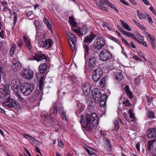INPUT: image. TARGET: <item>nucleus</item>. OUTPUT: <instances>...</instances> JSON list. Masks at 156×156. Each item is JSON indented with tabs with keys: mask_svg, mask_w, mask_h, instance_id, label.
I'll list each match as a JSON object with an SVG mask.
<instances>
[{
	"mask_svg": "<svg viewBox=\"0 0 156 156\" xmlns=\"http://www.w3.org/2000/svg\"><path fill=\"white\" fill-rule=\"evenodd\" d=\"M80 123L83 131L87 130L89 132H92L94 126H96L98 123V119L95 113L91 114H87L86 117L81 115Z\"/></svg>",
	"mask_w": 156,
	"mask_h": 156,
	"instance_id": "1",
	"label": "nucleus"
},
{
	"mask_svg": "<svg viewBox=\"0 0 156 156\" xmlns=\"http://www.w3.org/2000/svg\"><path fill=\"white\" fill-rule=\"evenodd\" d=\"M2 105L4 106H6L9 108L16 107L17 108H20V105L19 102L17 101H15L10 98V96L3 100Z\"/></svg>",
	"mask_w": 156,
	"mask_h": 156,
	"instance_id": "2",
	"label": "nucleus"
},
{
	"mask_svg": "<svg viewBox=\"0 0 156 156\" xmlns=\"http://www.w3.org/2000/svg\"><path fill=\"white\" fill-rule=\"evenodd\" d=\"M20 89L23 94L27 96L34 90V85L27 82H25L21 85Z\"/></svg>",
	"mask_w": 156,
	"mask_h": 156,
	"instance_id": "3",
	"label": "nucleus"
},
{
	"mask_svg": "<svg viewBox=\"0 0 156 156\" xmlns=\"http://www.w3.org/2000/svg\"><path fill=\"white\" fill-rule=\"evenodd\" d=\"M99 59L103 61H106L112 58V54L107 49H104L101 51L99 55Z\"/></svg>",
	"mask_w": 156,
	"mask_h": 156,
	"instance_id": "4",
	"label": "nucleus"
},
{
	"mask_svg": "<svg viewBox=\"0 0 156 156\" xmlns=\"http://www.w3.org/2000/svg\"><path fill=\"white\" fill-rule=\"evenodd\" d=\"M105 44V39L102 37H98L95 40L93 48L95 50H98L103 47Z\"/></svg>",
	"mask_w": 156,
	"mask_h": 156,
	"instance_id": "5",
	"label": "nucleus"
},
{
	"mask_svg": "<svg viewBox=\"0 0 156 156\" xmlns=\"http://www.w3.org/2000/svg\"><path fill=\"white\" fill-rule=\"evenodd\" d=\"M103 71L102 69L98 68L95 69L93 72L92 78L94 81H98L102 76Z\"/></svg>",
	"mask_w": 156,
	"mask_h": 156,
	"instance_id": "6",
	"label": "nucleus"
},
{
	"mask_svg": "<svg viewBox=\"0 0 156 156\" xmlns=\"http://www.w3.org/2000/svg\"><path fill=\"white\" fill-rule=\"evenodd\" d=\"M20 75L26 79L30 80L32 78L34 74L33 70L25 68L21 72Z\"/></svg>",
	"mask_w": 156,
	"mask_h": 156,
	"instance_id": "7",
	"label": "nucleus"
},
{
	"mask_svg": "<svg viewBox=\"0 0 156 156\" xmlns=\"http://www.w3.org/2000/svg\"><path fill=\"white\" fill-rule=\"evenodd\" d=\"M66 34L69 38V39H68V40L72 50L74 51L75 48V44H76V38L72 33L69 32H66Z\"/></svg>",
	"mask_w": 156,
	"mask_h": 156,
	"instance_id": "8",
	"label": "nucleus"
},
{
	"mask_svg": "<svg viewBox=\"0 0 156 156\" xmlns=\"http://www.w3.org/2000/svg\"><path fill=\"white\" fill-rule=\"evenodd\" d=\"M112 146L110 144V141L108 139H106L104 144L103 151L106 154H109L111 151Z\"/></svg>",
	"mask_w": 156,
	"mask_h": 156,
	"instance_id": "9",
	"label": "nucleus"
},
{
	"mask_svg": "<svg viewBox=\"0 0 156 156\" xmlns=\"http://www.w3.org/2000/svg\"><path fill=\"white\" fill-rule=\"evenodd\" d=\"M98 62L96 58L94 56L91 57L89 60V66L90 68L92 70L97 67Z\"/></svg>",
	"mask_w": 156,
	"mask_h": 156,
	"instance_id": "10",
	"label": "nucleus"
},
{
	"mask_svg": "<svg viewBox=\"0 0 156 156\" xmlns=\"http://www.w3.org/2000/svg\"><path fill=\"white\" fill-rule=\"evenodd\" d=\"M101 94V92L97 88H94L92 91V94L94 98L96 101H98L100 99V95Z\"/></svg>",
	"mask_w": 156,
	"mask_h": 156,
	"instance_id": "11",
	"label": "nucleus"
},
{
	"mask_svg": "<svg viewBox=\"0 0 156 156\" xmlns=\"http://www.w3.org/2000/svg\"><path fill=\"white\" fill-rule=\"evenodd\" d=\"M58 112V108L55 106H53L52 107L50 110V114L49 115H44L45 118H47V119L52 118L51 115H52L54 116H56L57 115Z\"/></svg>",
	"mask_w": 156,
	"mask_h": 156,
	"instance_id": "12",
	"label": "nucleus"
},
{
	"mask_svg": "<svg viewBox=\"0 0 156 156\" xmlns=\"http://www.w3.org/2000/svg\"><path fill=\"white\" fill-rule=\"evenodd\" d=\"M21 81L20 80L17 79H16L12 80L11 85L13 87V89L14 91H15V90H16L21 87Z\"/></svg>",
	"mask_w": 156,
	"mask_h": 156,
	"instance_id": "13",
	"label": "nucleus"
},
{
	"mask_svg": "<svg viewBox=\"0 0 156 156\" xmlns=\"http://www.w3.org/2000/svg\"><path fill=\"white\" fill-rule=\"evenodd\" d=\"M147 134L149 138H154L156 137V129L151 128L148 129Z\"/></svg>",
	"mask_w": 156,
	"mask_h": 156,
	"instance_id": "14",
	"label": "nucleus"
},
{
	"mask_svg": "<svg viewBox=\"0 0 156 156\" xmlns=\"http://www.w3.org/2000/svg\"><path fill=\"white\" fill-rule=\"evenodd\" d=\"M95 36L94 34L92 32L90 35H87L84 38L83 41L84 43L90 44L92 41Z\"/></svg>",
	"mask_w": 156,
	"mask_h": 156,
	"instance_id": "15",
	"label": "nucleus"
},
{
	"mask_svg": "<svg viewBox=\"0 0 156 156\" xmlns=\"http://www.w3.org/2000/svg\"><path fill=\"white\" fill-rule=\"evenodd\" d=\"M40 93V91L38 89L36 90L32 96L29 98L30 101L32 102H35L37 99Z\"/></svg>",
	"mask_w": 156,
	"mask_h": 156,
	"instance_id": "16",
	"label": "nucleus"
},
{
	"mask_svg": "<svg viewBox=\"0 0 156 156\" xmlns=\"http://www.w3.org/2000/svg\"><path fill=\"white\" fill-rule=\"evenodd\" d=\"M99 101L100 102L101 107H102L106 105V102L107 100V96L105 94H102L100 95Z\"/></svg>",
	"mask_w": 156,
	"mask_h": 156,
	"instance_id": "17",
	"label": "nucleus"
},
{
	"mask_svg": "<svg viewBox=\"0 0 156 156\" xmlns=\"http://www.w3.org/2000/svg\"><path fill=\"white\" fill-rule=\"evenodd\" d=\"M54 42L52 39H48L45 40V41H43V47L47 48H51Z\"/></svg>",
	"mask_w": 156,
	"mask_h": 156,
	"instance_id": "18",
	"label": "nucleus"
},
{
	"mask_svg": "<svg viewBox=\"0 0 156 156\" xmlns=\"http://www.w3.org/2000/svg\"><path fill=\"white\" fill-rule=\"evenodd\" d=\"M46 59V58L45 55L41 53H37L36 54L35 56H34L33 57V60H36L38 62L43 59Z\"/></svg>",
	"mask_w": 156,
	"mask_h": 156,
	"instance_id": "19",
	"label": "nucleus"
},
{
	"mask_svg": "<svg viewBox=\"0 0 156 156\" xmlns=\"http://www.w3.org/2000/svg\"><path fill=\"white\" fill-rule=\"evenodd\" d=\"M21 68V65L20 63L19 62L13 63L12 65V69L16 72H18L20 71Z\"/></svg>",
	"mask_w": 156,
	"mask_h": 156,
	"instance_id": "20",
	"label": "nucleus"
},
{
	"mask_svg": "<svg viewBox=\"0 0 156 156\" xmlns=\"http://www.w3.org/2000/svg\"><path fill=\"white\" fill-rule=\"evenodd\" d=\"M9 95V91L5 90L3 88L0 89V97L1 98L5 99Z\"/></svg>",
	"mask_w": 156,
	"mask_h": 156,
	"instance_id": "21",
	"label": "nucleus"
},
{
	"mask_svg": "<svg viewBox=\"0 0 156 156\" xmlns=\"http://www.w3.org/2000/svg\"><path fill=\"white\" fill-rule=\"evenodd\" d=\"M83 90L84 94L87 96L90 92V88L88 83H87L83 86Z\"/></svg>",
	"mask_w": 156,
	"mask_h": 156,
	"instance_id": "22",
	"label": "nucleus"
},
{
	"mask_svg": "<svg viewBox=\"0 0 156 156\" xmlns=\"http://www.w3.org/2000/svg\"><path fill=\"white\" fill-rule=\"evenodd\" d=\"M59 113L61 114V117L64 120L67 121V118L66 116V112L65 111L62 106L59 108Z\"/></svg>",
	"mask_w": 156,
	"mask_h": 156,
	"instance_id": "23",
	"label": "nucleus"
},
{
	"mask_svg": "<svg viewBox=\"0 0 156 156\" xmlns=\"http://www.w3.org/2000/svg\"><path fill=\"white\" fill-rule=\"evenodd\" d=\"M124 90L125 91L126 94L130 99H132L133 98V94L130 91V89L129 88V86L126 85L124 88Z\"/></svg>",
	"mask_w": 156,
	"mask_h": 156,
	"instance_id": "24",
	"label": "nucleus"
},
{
	"mask_svg": "<svg viewBox=\"0 0 156 156\" xmlns=\"http://www.w3.org/2000/svg\"><path fill=\"white\" fill-rule=\"evenodd\" d=\"M156 141V139H154L153 140H149L148 142L147 148L148 150L150 151L153 147L154 143Z\"/></svg>",
	"mask_w": 156,
	"mask_h": 156,
	"instance_id": "25",
	"label": "nucleus"
},
{
	"mask_svg": "<svg viewBox=\"0 0 156 156\" xmlns=\"http://www.w3.org/2000/svg\"><path fill=\"white\" fill-rule=\"evenodd\" d=\"M120 22L122 24V27L124 29L129 30L131 31V29L130 27L129 26L128 24L126 23L125 21L122 20H120Z\"/></svg>",
	"mask_w": 156,
	"mask_h": 156,
	"instance_id": "26",
	"label": "nucleus"
},
{
	"mask_svg": "<svg viewBox=\"0 0 156 156\" xmlns=\"http://www.w3.org/2000/svg\"><path fill=\"white\" fill-rule=\"evenodd\" d=\"M47 68L46 64V63H42L39 67V70L40 73L43 74L44 73Z\"/></svg>",
	"mask_w": 156,
	"mask_h": 156,
	"instance_id": "27",
	"label": "nucleus"
},
{
	"mask_svg": "<svg viewBox=\"0 0 156 156\" xmlns=\"http://www.w3.org/2000/svg\"><path fill=\"white\" fill-rule=\"evenodd\" d=\"M43 22L46 24L48 29L52 33L53 32L52 29V26L51 24L49 23V21L46 18H44L43 19Z\"/></svg>",
	"mask_w": 156,
	"mask_h": 156,
	"instance_id": "28",
	"label": "nucleus"
},
{
	"mask_svg": "<svg viewBox=\"0 0 156 156\" xmlns=\"http://www.w3.org/2000/svg\"><path fill=\"white\" fill-rule=\"evenodd\" d=\"M23 38L27 47L30 50L31 49V46L30 43V42L29 38L25 35L24 36Z\"/></svg>",
	"mask_w": 156,
	"mask_h": 156,
	"instance_id": "29",
	"label": "nucleus"
},
{
	"mask_svg": "<svg viewBox=\"0 0 156 156\" xmlns=\"http://www.w3.org/2000/svg\"><path fill=\"white\" fill-rule=\"evenodd\" d=\"M123 78L122 74L120 72H118L115 75V78L118 81H120Z\"/></svg>",
	"mask_w": 156,
	"mask_h": 156,
	"instance_id": "30",
	"label": "nucleus"
},
{
	"mask_svg": "<svg viewBox=\"0 0 156 156\" xmlns=\"http://www.w3.org/2000/svg\"><path fill=\"white\" fill-rule=\"evenodd\" d=\"M69 21L72 26L74 28H76L77 25L73 17L72 16H69Z\"/></svg>",
	"mask_w": 156,
	"mask_h": 156,
	"instance_id": "31",
	"label": "nucleus"
},
{
	"mask_svg": "<svg viewBox=\"0 0 156 156\" xmlns=\"http://www.w3.org/2000/svg\"><path fill=\"white\" fill-rule=\"evenodd\" d=\"M123 101L122 102L123 104L125 105V106L130 107L132 106L129 100L127 98L124 97L123 98Z\"/></svg>",
	"mask_w": 156,
	"mask_h": 156,
	"instance_id": "32",
	"label": "nucleus"
},
{
	"mask_svg": "<svg viewBox=\"0 0 156 156\" xmlns=\"http://www.w3.org/2000/svg\"><path fill=\"white\" fill-rule=\"evenodd\" d=\"M29 140L34 146L36 145V144L38 143V141L32 137H29Z\"/></svg>",
	"mask_w": 156,
	"mask_h": 156,
	"instance_id": "33",
	"label": "nucleus"
},
{
	"mask_svg": "<svg viewBox=\"0 0 156 156\" xmlns=\"http://www.w3.org/2000/svg\"><path fill=\"white\" fill-rule=\"evenodd\" d=\"M107 78L105 77H103L100 81V85L102 87H104Z\"/></svg>",
	"mask_w": 156,
	"mask_h": 156,
	"instance_id": "34",
	"label": "nucleus"
},
{
	"mask_svg": "<svg viewBox=\"0 0 156 156\" xmlns=\"http://www.w3.org/2000/svg\"><path fill=\"white\" fill-rule=\"evenodd\" d=\"M147 116L151 119L154 118L155 115L154 112L151 110H149L147 113Z\"/></svg>",
	"mask_w": 156,
	"mask_h": 156,
	"instance_id": "35",
	"label": "nucleus"
},
{
	"mask_svg": "<svg viewBox=\"0 0 156 156\" xmlns=\"http://www.w3.org/2000/svg\"><path fill=\"white\" fill-rule=\"evenodd\" d=\"M137 12L139 18L140 19H144L146 18L145 15L142 13H140L139 11H137Z\"/></svg>",
	"mask_w": 156,
	"mask_h": 156,
	"instance_id": "36",
	"label": "nucleus"
},
{
	"mask_svg": "<svg viewBox=\"0 0 156 156\" xmlns=\"http://www.w3.org/2000/svg\"><path fill=\"white\" fill-rule=\"evenodd\" d=\"M83 48L85 52V54L88 55L89 54V45L87 44H84L83 45Z\"/></svg>",
	"mask_w": 156,
	"mask_h": 156,
	"instance_id": "37",
	"label": "nucleus"
},
{
	"mask_svg": "<svg viewBox=\"0 0 156 156\" xmlns=\"http://www.w3.org/2000/svg\"><path fill=\"white\" fill-rule=\"evenodd\" d=\"M86 100L87 104L90 105H91L93 103V100L91 97H87L86 98Z\"/></svg>",
	"mask_w": 156,
	"mask_h": 156,
	"instance_id": "38",
	"label": "nucleus"
},
{
	"mask_svg": "<svg viewBox=\"0 0 156 156\" xmlns=\"http://www.w3.org/2000/svg\"><path fill=\"white\" fill-rule=\"evenodd\" d=\"M16 49V45L15 44H13L11 47L10 52V53L13 54L14 53Z\"/></svg>",
	"mask_w": 156,
	"mask_h": 156,
	"instance_id": "39",
	"label": "nucleus"
},
{
	"mask_svg": "<svg viewBox=\"0 0 156 156\" xmlns=\"http://www.w3.org/2000/svg\"><path fill=\"white\" fill-rule=\"evenodd\" d=\"M73 30L74 31L78 33L79 35H80L81 36H83L84 34L86 33V32H85L84 34L83 33H81L80 29H74Z\"/></svg>",
	"mask_w": 156,
	"mask_h": 156,
	"instance_id": "40",
	"label": "nucleus"
},
{
	"mask_svg": "<svg viewBox=\"0 0 156 156\" xmlns=\"http://www.w3.org/2000/svg\"><path fill=\"white\" fill-rule=\"evenodd\" d=\"M147 102L149 104L152 103L153 101V98L152 97L147 96V95L146 96Z\"/></svg>",
	"mask_w": 156,
	"mask_h": 156,
	"instance_id": "41",
	"label": "nucleus"
},
{
	"mask_svg": "<svg viewBox=\"0 0 156 156\" xmlns=\"http://www.w3.org/2000/svg\"><path fill=\"white\" fill-rule=\"evenodd\" d=\"M128 113L129 114V118L131 119H132L134 120L135 119V117L133 112V111L132 109H129L128 112Z\"/></svg>",
	"mask_w": 156,
	"mask_h": 156,
	"instance_id": "42",
	"label": "nucleus"
},
{
	"mask_svg": "<svg viewBox=\"0 0 156 156\" xmlns=\"http://www.w3.org/2000/svg\"><path fill=\"white\" fill-rule=\"evenodd\" d=\"M114 124L115 126V129L117 131L119 129V123L118 121L117 120L115 121L114 122Z\"/></svg>",
	"mask_w": 156,
	"mask_h": 156,
	"instance_id": "43",
	"label": "nucleus"
},
{
	"mask_svg": "<svg viewBox=\"0 0 156 156\" xmlns=\"http://www.w3.org/2000/svg\"><path fill=\"white\" fill-rule=\"evenodd\" d=\"M58 146L61 148H62L64 146L63 143L61 140H58Z\"/></svg>",
	"mask_w": 156,
	"mask_h": 156,
	"instance_id": "44",
	"label": "nucleus"
},
{
	"mask_svg": "<svg viewBox=\"0 0 156 156\" xmlns=\"http://www.w3.org/2000/svg\"><path fill=\"white\" fill-rule=\"evenodd\" d=\"M109 5H108L110 7L113 9L117 13L119 12L118 10L115 7V6L112 4L110 3H109Z\"/></svg>",
	"mask_w": 156,
	"mask_h": 156,
	"instance_id": "45",
	"label": "nucleus"
},
{
	"mask_svg": "<svg viewBox=\"0 0 156 156\" xmlns=\"http://www.w3.org/2000/svg\"><path fill=\"white\" fill-rule=\"evenodd\" d=\"M44 84V82L42 81H39V89L41 91L43 89V87Z\"/></svg>",
	"mask_w": 156,
	"mask_h": 156,
	"instance_id": "46",
	"label": "nucleus"
},
{
	"mask_svg": "<svg viewBox=\"0 0 156 156\" xmlns=\"http://www.w3.org/2000/svg\"><path fill=\"white\" fill-rule=\"evenodd\" d=\"M14 16L13 20H14V24L15 25L17 19L18 17L17 15H16L15 12H14Z\"/></svg>",
	"mask_w": 156,
	"mask_h": 156,
	"instance_id": "47",
	"label": "nucleus"
},
{
	"mask_svg": "<svg viewBox=\"0 0 156 156\" xmlns=\"http://www.w3.org/2000/svg\"><path fill=\"white\" fill-rule=\"evenodd\" d=\"M18 97H19L20 100L23 103L26 102V100L24 98H22L19 95V94H17Z\"/></svg>",
	"mask_w": 156,
	"mask_h": 156,
	"instance_id": "48",
	"label": "nucleus"
},
{
	"mask_svg": "<svg viewBox=\"0 0 156 156\" xmlns=\"http://www.w3.org/2000/svg\"><path fill=\"white\" fill-rule=\"evenodd\" d=\"M136 34L137 36L141 40L143 41L144 40V37L143 36L141 35L138 32H137V33H136Z\"/></svg>",
	"mask_w": 156,
	"mask_h": 156,
	"instance_id": "49",
	"label": "nucleus"
},
{
	"mask_svg": "<svg viewBox=\"0 0 156 156\" xmlns=\"http://www.w3.org/2000/svg\"><path fill=\"white\" fill-rule=\"evenodd\" d=\"M3 10L4 12H6L9 11L10 13L11 12V9H10L7 6H5L4 7Z\"/></svg>",
	"mask_w": 156,
	"mask_h": 156,
	"instance_id": "50",
	"label": "nucleus"
},
{
	"mask_svg": "<svg viewBox=\"0 0 156 156\" xmlns=\"http://www.w3.org/2000/svg\"><path fill=\"white\" fill-rule=\"evenodd\" d=\"M86 151L88 153V154L90 155H93L95 154V153L94 152L90 151L89 149L86 148Z\"/></svg>",
	"mask_w": 156,
	"mask_h": 156,
	"instance_id": "51",
	"label": "nucleus"
},
{
	"mask_svg": "<svg viewBox=\"0 0 156 156\" xmlns=\"http://www.w3.org/2000/svg\"><path fill=\"white\" fill-rule=\"evenodd\" d=\"M70 81L72 84H74L76 82V79L73 77H71L69 78Z\"/></svg>",
	"mask_w": 156,
	"mask_h": 156,
	"instance_id": "52",
	"label": "nucleus"
},
{
	"mask_svg": "<svg viewBox=\"0 0 156 156\" xmlns=\"http://www.w3.org/2000/svg\"><path fill=\"white\" fill-rule=\"evenodd\" d=\"M140 82V77H137L135 79V82L136 84H138Z\"/></svg>",
	"mask_w": 156,
	"mask_h": 156,
	"instance_id": "53",
	"label": "nucleus"
},
{
	"mask_svg": "<svg viewBox=\"0 0 156 156\" xmlns=\"http://www.w3.org/2000/svg\"><path fill=\"white\" fill-rule=\"evenodd\" d=\"M123 34L128 37H131V34H132V33L131 32L128 33L125 31H124Z\"/></svg>",
	"mask_w": 156,
	"mask_h": 156,
	"instance_id": "54",
	"label": "nucleus"
},
{
	"mask_svg": "<svg viewBox=\"0 0 156 156\" xmlns=\"http://www.w3.org/2000/svg\"><path fill=\"white\" fill-rule=\"evenodd\" d=\"M9 84H5L4 85V88L3 89L5 90L9 91Z\"/></svg>",
	"mask_w": 156,
	"mask_h": 156,
	"instance_id": "55",
	"label": "nucleus"
},
{
	"mask_svg": "<svg viewBox=\"0 0 156 156\" xmlns=\"http://www.w3.org/2000/svg\"><path fill=\"white\" fill-rule=\"evenodd\" d=\"M147 17L148 21L149 22L151 23H153V21L152 20V19H151L150 16L148 14H147Z\"/></svg>",
	"mask_w": 156,
	"mask_h": 156,
	"instance_id": "56",
	"label": "nucleus"
},
{
	"mask_svg": "<svg viewBox=\"0 0 156 156\" xmlns=\"http://www.w3.org/2000/svg\"><path fill=\"white\" fill-rule=\"evenodd\" d=\"M17 43L18 46H20V47H21L23 46V41L21 40H19L18 41H17Z\"/></svg>",
	"mask_w": 156,
	"mask_h": 156,
	"instance_id": "57",
	"label": "nucleus"
},
{
	"mask_svg": "<svg viewBox=\"0 0 156 156\" xmlns=\"http://www.w3.org/2000/svg\"><path fill=\"white\" fill-rule=\"evenodd\" d=\"M133 58L136 61H139L140 62H141L142 61L141 59L138 56L135 55L133 57Z\"/></svg>",
	"mask_w": 156,
	"mask_h": 156,
	"instance_id": "58",
	"label": "nucleus"
},
{
	"mask_svg": "<svg viewBox=\"0 0 156 156\" xmlns=\"http://www.w3.org/2000/svg\"><path fill=\"white\" fill-rule=\"evenodd\" d=\"M101 2L103 4H106L108 5H109V3H110L108 0H102V2Z\"/></svg>",
	"mask_w": 156,
	"mask_h": 156,
	"instance_id": "59",
	"label": "nucleus"
},
{
	"mask_svg": "<svg viewBox=\"0 0 156 156\" xmlns=\"http://www.w3.org/2000/svg\"><path fill=\"white\" fill-rule=\"evenodd\" d=\"M149 10L151 11L155 15H156V11L153 9L152 6H151L149 8Z\"/></svg>",
	"mask_w": 156,
	"mask_h": 156,
	"instance_id": "60",
	"label": "nucleus"
},
{
	"mask_svg": "<svg viewBox=\"0 0 156 156\" xmlns=\"http://www.w3.org/2000/svg\"><path fill=\"white\" fill-rule=\"evenodd\" d=\"M117 28L118 30L120 31L121 32H122L123 34L124 33V31H125V30H123L122 28L119 25H117Z\"/></svg>",
	"mask_w": 156,
	"mask_h": 156,
	"instance_id": "61",
	"label": "nucleus"
},
{
	"mask_svg": "<svg viewBox=\"0 0 156 156\" xmlns=\"http://www.w3.org/2000/svg\"><path fill=\"white\" fill-rule=\"evenodd\" d=\"M1 3L2 5L3 6V7L5 6H7L8 5L7 2L6 1H3Z\"/></svg>",
	"mask_w": 156,
	"mask_h": 156,
	"instance_id": "62",
	"label": "nucleus"
},
{
	"mask_svg": "<svg viewBox=\"0 0 156 156\" xmlns=\"http://www.w3.org/2000/svg\"><path fill=\"white\" fill-rule=\"evenodd\" d=\"M119 0L123 4H124L126 5H127V6L129 5V4L126 1L124 0Z\"/></svg>",
	"mask_w": 156,
	"mask_h": 156,
	"instance_id": "63",
	"label": "nucleus"
},
{
	"mask_svg": "<svg viewBox=\"0 0 156 156\" xmlns=\"http://www.w3.org/2000/svg\"><path fill=\"white\" fill-rule=\"evenodd\" d=\"M111 39L113 41H114L118 43V44H119V41L118 40H117L114 37H112L111 38Z\"/></svg>",
	"mask_w": 156,
	"mask_h": 156,
	"instance_id": "64",
	"label": "nucleus"
}]
</instances>
